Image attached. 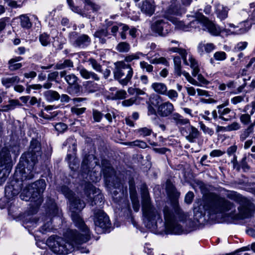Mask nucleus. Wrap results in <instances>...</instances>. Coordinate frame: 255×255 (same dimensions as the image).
I'll return each instance as SVG.
<instances>
[{
    "mask_svg": "<svg viewBox=\"0 0 255 255\" xmlns=\"http://www.w3.org/2000/svg\"><path fill=\"white\" fill-rule=\"evenodd\" d=\"M82 0L84 2V7L83 10L80 9L78 7L75 6L72 0H67V2L72 11L79 13L83 17H86L88 18H94V15L92 13L98 11L100 8V6L92 2L90 0Z\"/></svg>",
    "mask_w": 255,
    "mask_h": 255,
    "instance_id": "nucleus-9",
    "label": "nucleus"
},
{
    "mask_svg": "<svg viewBox=\"0 0 255 255\" xmlns=\"http://www.w3.org/2000/svg\"><path fill=\"white\" fill-rule=\"evenodd\" d=\"M251 116L249 114H242L240 117L241 122L244 125H248L251 122Z\"/></svg>",
    "mask_w": 255,
    "mask_h": 255,
    "instance_id": "nucleus-52",
    "label": "nucleus"
},
{
    "mask_svg": "<svg viewBox=\"0 0 255 255\" xmlns=\"http://www.w3.org/2000/svg\"><path fill=\"white\" fill-rule=\"evenodd\" d=\"M8 68L10 71H14L20 68L22 64L20 63H16V62H10V60L8 61Z\"/></svg>",
    "mask_w": 255,
    "mask_h": 255,
    "instance_id": "nucleus-53",
    "label": "nucleus"
},
{
    "mask_svg": "<svg viewBox=\"0 0 255 255\" xmlns=\"http://www.w3.org/2000/svg\"><path fill=\"white\" fill-rule=\"evenodd\" d=\"M201 17L203 29L207 30L211 35L217 36L223 30V28L216 25L205 16H201Z\"/></svg>",
    "mask_w": 255,
    "mask_h": 255,
    "instance_id": "nucleus-16",
    "label": "nucleus"
},
{
    "mask_svg": "<svg viewBox=\"0 0 255 255\" xmlns=\"http://www.w3.org/2000/svg\"><path fill=\"white\" fill-rule=\"evenodd\" d=\"M151 87L153 90L156 93L164 95L165 92H167V86L163 83L161 82H154L152 83Z\"/></svg>",
    "mask_w": 255,
    "mask_h": 255,
    "instance_id": "nucleus-27",
    "label": "nucleus"
},
{
    "mask_svg": "<svg viewBox=\"0 0 255 255\" xmlns=\"http://www.w3.org/2000/svg\"><path fill=\"white\" fill-rule=\"evenodd\" d=\"M115 68L113 71L115 79L123 86L128 85L130 81L133 74L131 65L124 61H118L115 63Z\"/></svg>",
    "mask_w": 255,
    "mask_h": 255,
    "instance_id": "nucleus-6",
    "label": "nucleus"
},
{
    "mask_svg": "<svg viewBox=\"0 0 255 255\" xmlns=\"http://www.w3.org/2000/svg\"><path fill=\"white\" fill-rule=\"evenodd\" d=\"M244 97L241 96H237L232 98L231 101L232 104L236 105L239 103L242 102L244 100Z\"/></svg>",
    "mask_w": 255,
    "mask_h": 255,
    "instance_id": "nucleus-64",
    "label": "nucleus"
},
{
    "mask_svg": "<svg viewBox=\"0 0 255 255\" xmlns=\"http://www.w3.org/2000/svg\"><path fill=\"white\" fill-rule=\"evenodd\" d=\"M194 197V193L191 191H189L185 195V202L188 204L191 203Z\"/></svg>",
    "mask_w": 255,
    "mask_h": 255,
    "instance_id": "nucleus-59",
    "label": "nucleus"
},
{
    "mask_svg": "<svg viewBox=\"0 0 255 255\" xmlns=\"http://www.w3.org/2000/svg\"><path fill=\"white\" fill-rule=\"evenodd\" d=\"M80 76L84 79H92L94 81H99L100 79V77L95 72L89 71L84 67H79L78 68Z\"/></svg>",
    "mask_w": 255,
    "mask_h": 255,
    "instance_id": "nucleus-23",
    "label": "nucleus"
},
{
    "mask_svg": "<svg viewBox=\"0 0 255 255\" xmlns=\"http://www.w3.org/2000/svg\"><path fill=\"white\" fill-rule=\"evenodd\" d=\"M84 192L86 200L91 206L97 205L100 208L102 207L104 202L103 195L99 189L91 184H88L85 187Z\"/></svg>",
    "mask_w": 255,
    "mask_h": 255,
    "instance_id": "nucleus-10",
    "label": "nucleus"
},
{
    "mask_svg": "<svg viewBox=\"0 0 255 255\" xmlns=\"http://www.w3.org/2000/svg\"><path fill=\"white\" fill-rule=\"evenodd\" d=\"M61 78H64L66 82L70 86H74L75 92H79L80 86L77 84L78 77L74 74H67V72L65 70L61 71L59 73Z\"/></svg>",
    "mask_w": 255,
    "mask_h": 255,
    "instance_id": "nucleus-18",
    "label": "nucleus"
},
{
    "mask_svg": "<svg viewBox=\"0 0 255 255\" xmlns=\"http://www.w3.org/2000/svg\"><path fill=\"white\" fill-rule=\"evenodd\" d=\"M86 108H76L73 107L71 109V112L73 114H75L77 116H80L83 114L86 111Z\"/></svg>",
    "mask_w": 255,
    "mask_h": 255,
    "instance_id": "nucleus-50",
    "label": "nucleus"
},
{
    "mask_svg": "<svg viewBox=\"0 0 255 255\" xmlns=\"http://www.w3.org/2000/svg\"><path fill=\"white\" fill-rule=\"evenodd\" d=\"M186 125L184 127L180 128L179 130L189 142H194L199 136L200 132L196 128L191 125L190 123Z\"/></svg>",
    "mask_w": 255,
    "mask_h": 255,
    "instance_id": "nucleus-13",
    "label": "nucleus"
},
{
    "mask_svg": "<svg viewBox=\"0 0 255 255\" xmlns=\"http://www.w3.org/2000/svg\"><path fill=\"white\" fill-rule=\"evenodd\" d=\"M219 118L224 121L231 120L235 115V113L228 108L222 109V107H217Z\"/></svg>",
    "mask_w": 255,
    "mask_h": 255,
    "instance_id": "nucleus-22",
    "label": "nucleus"
},
{
    "mask_svg": "<svg viewBox=\"0 0 255 255\" xmlns=\"http://www.w3.org/2000/svg\"><path fill=\"white\" fill-rule=\"evenodd\" d=\"M94 214L96 230H98V228L104 230L110 227L111 222L109 218L101 209H95Z\"/></svg>",
    "mask_w": 255,
    "mask_h": 255,
    "instance_id": "nucleus-11",
    "label": "nucleus"
},
{
    "mask_svg": "<svg viewBox=\"0 0 255 255\" xmlns=\"http://www.w3.org/2000/svg\"><path fill=\"white\" fill-rule=\"evenodd\" d=\"M247 45L248 43L247 42H241L236 46L235 49L237 51H242L247 47Z\"/></svg>",
    "mask_w": 255,
    "mask_h": 255,
    "instance_id": "nucleus-60",
    "label": "nucleus"
},
{
    "mask_svg": "<svg viewBox=\"0 0 255 255\" xmlns=\"http://www.w3.org/2000/svg\"><path fill=\"white\" fill-rule=\"evenodd\" d=\"M137 132L143 136L150 135L152 133V129L146 127L141 128L137 130Z\"/></svg>",
    "mask_w": 255,
    "mask_h": 255,
    "instance_id": "nucleus-46",
    "label": "nucleus"
},
{
    "mask_svg": "<svg viewBox=\"0 0 255 255\" xmlns=\"http://www.w3.org/2000/svg\"><path fill=\"white\" fill-rule=\"evenodd\" d=\"M109 35L107 28L101 29L97 30L94 34V36L98 38L107 37Z\"/></svg>",
    "mask_w": 255,
    "mask_h": 255,
    "instance_id": "nucleus-48",
    "label": "nucleus"
},
{
    "mask_svg": "<svg viewBox=\"0 0 255 255\" xmlns=\"http://www.w3.org/2000/svg\"><path fill=\"white\" fill-rule=\"evenodd\" d=\"M216 46L212 43H207L201 42L197 47V51L200 55H203L205 53H209L215 50Z\"/></svg>",
    "mask_w": 255,
    "mask_h": 255,
    "instance_id": "nucleus-24",
    "label": "nucleus"
},
{
    "mask_svg": "<svg viewBox=\"0 0 255 255\" xmlns=\"http://www.w3.org/2000/svg\"><path fill=\"white\" fill-rule=\"evenodd\" d=\"M39 40L43 46H46L50 43V36L46 33H43L39 35Z\"/></svg>",
    "mask_w": 255,
    "mask_h": 255,
    "instance_id": "nucleus-38",
    "label": "nucleus"
},
{
    "mask_svg": "<svg viewBox=\"0 0 255 255\" xmlns=\"http://www.w3.org/2000/svg\"><path fill=\"white\" fill-rule=\"evenodd\" d=\"M201 16H205L201 13H196L194 16H191L193 19L191 21L188 25H185L182 22L177 20L176 23H174L179 28L185 31L190 30L191 28H196L199 27L200 25L202 26V21L201 20Z\"/></svg>",
    "mask_w": 255,
    "mask_h": 255,
    "instance_id": "nucleus-14",
    "label": "nucleus"
},
{
    "mask_svg": "<svg viewBox=\"0 0 255 255\" xmlns=\"http://www.w3.org/2000/svg\"><path fill=\"white\" fill-rule=\"evenodd\" d=\"M141 11L148 15H152L155 11V4L153 0H145L139 4Z\"/></svg>",
    "mask_w": 255,
    "mask_h": 255,
    "instance_id": "nucleus-19",
    "label": "nucleus"
},
{
    "mask_svg": "<svg viewBox=\"0 0 255 255\" xmlns=\"http://www.w3.org/2000/svg\"><path fill=\"white\" fill-rule=\"evenodd\" d=\"M126 145L130 146H137L141 148H145L147 147V144L145 142L136 140L132 142H128L125 143Z\"/></svg>",
    "mask_w": 255,
    "mask_h": 255,
    "instance_id": "nucleus-40",
    "label": "nucleus"
},
{
    "mask_svg": "<svg viewBox=\"0 0 255 255\" xmlns=\"http://www.w3.org/2000/svg\"><path fill=\"white\" fill-rule=\"evenodd\" d=\"M12 147H4L0 151V185L4 182L9 174L6 164L11 160L10 152H15Z\"/></svg>",
    "mask_w": 255,
    "mask_h": 255,
    "instance_id": "nucleus-7",
    "label": "nucleus"
},
{
    "mask_svg": "<svg viewBox=\"0 0 255 255\" xmlns=\"http://www.w3.org/2000/svg\"><path fill=\"white\" fill-rule=\"evenodd\" d=\"M9 18L4 17L0 18V32L2 31L6 27L7 23L9 22Z\"/></svg>",
    "mask_w": 255,
    "mask_h": 255,
    "instance_id": "nucleus-54",
    "label": "nucleus"
},
{
    "mask_svg": "<svg viewBox=\"0 0 255 255\" xmlns=\"http://www.w3.org/2000/svg\"><path fill=\"white\" fill-rule=\"evenodd\" d=\"M46 188V183L43 179L39 180L26 186L20 195L21 200L29 201L31 203L30 212L35 213L37 212L43 200L42 194Z\"/></svg>",
    "mask_w": 255,
    "mask_h": 255,
    "instance_id": "nucleus-4",
    "label": "nucleus"
},
{
    "mask_svg": "<svg viewBox=\"0 0 255 255\" xmlns=\"http://www.w3.org/2000/svg\"><path fill=\"white\" fill-rule=\"evenodd\" d=\"M101 170L107 185L117 187L115 181L116 179H117V178L115 176V170L111 167L109 161L105 159L102 161Z\"/></svg>",
    "mask_w": 255,
    "mask_h": 255,
    "instance_id": "nucleus-12",
    "label": "nucleus"
},
{
    "mask_svg": "<svg viewBox=\"0 0 255 255\" xmlns=\"http://www.w3.org/2000/svg\"><path fill=\"white\" fill-rule=\"evenodd\" d=\"M168 51L179 53L181 56L184 64L189 65L192 69V75L194 77L197 75L200 71L198 63L190 53L187 52L184 49L179 48L178 46L177 47H169Z\"/></svg>",
    "mask_w": 255,
    "mask_h": 255,
    "instance_id": "nucleus-8",
    "label": "nucleus"
},
{
    "mask_svg": "<svg viewBox=\"0 0 255 255\" xmlns=\"http://www.w3.org/2000/svg\"><path fill=\"white\" fill-rule=\"evenodd\" d=\"M50 205L48 206V211L50 215L53 216H59L61 211L57 208L56 204L52 200H50Z\"/></svg>",
    "mask_w": 255,
    "mask_h": 255,
    "instance_id": "nucleus-33",
    "label": "nucleus"
},
{
    "mask_svg": "<svg viewBox=\"0 0 255 255\" xmlns=\"http://www.w3.org/2000/svg\"><path fill=\"white\" fill-rule=\"evenodd\" d=\"M44 96L45 97L46 100L49 102L57 101L60 98V96L57 92L52 90H48L46 91L44 93Z\"/></svg>",
    "mask_w": 255,
    "mask_h": 255,
    "instance_id": "nucleus-32",
    "label": "nucleus"
},
{
    "mask_svg": "<svg viewBox=\"0 0 255 255\" xmlns=\"http://www.w3.org/2000/svg\"><path fill=\"white\" fill-rule=\"evenodd\" d=\"M41 150L40 143L36 139H32L30 142V145L27 153L25 157L26 167L19 170L22 181L26 179H30L34 176V165L40 157Z\"/></svg>",
    "mask_w": 255,
    "mask_h": 255,
    "instance_id": "nucleus-5",
    "label": "nucleus"
},
{
    "mask_svg": "<svg viewBox=\"0 0 255 255\" xmlns=\"http://www.w3.org/2000/svg\"><path fill=\"white\" fill-rule=\"evenodd\" d=\"M231 162L233 165V168L234 169H236L238 171L240 170V165L238 163L237 157L235 155H234L233 158L231 160Z\"/></svg>",
    "mask_w": 255,
    "mask_h": 255,
    "instance_id": "nucleus-63",
    "label": "nucleus"
},
{
    "mask_svg": "<svg viewBox=\"0 0 255 255\" xmlns=\"http://www.w3.org/2000/svg\"><path fill=\"white\" fill-rule=\"evenodd\" d=\"M174 111V105L168 101L161 103L157 108V112L158 115L164 118L171 116Z\"/></svg>",
    "mask_w": 255,
    "mask_h": 255,
    "instance_id": "nucleus-17",
    "label": "nucleus"
},
{
    "mask_svg": "<svg viewBox=\"0 0 255 255\" xmlns=\"http://www.w3.org/2000/svg\"><path fill=\"white\" fill-rule=\"evenodd\" d=\"M91 42V38L87 35L82 34L73 42V45L75 47L84 48L89 46Z\"/></svg>",
    "mask_w": 255,
    "mask_h": 255,
    "instance_id": "nucleus-21",
    "label": "nucleus"
},
{
    "mask_svg": "<svg viewBox=\"0 0 255 255\" xmlns=\"http://www.w3.org/2000/svg\"><path fill=\"white\" fill-rule=\"evenodd\" d=\"M201 128L205 134H208L210 135H212L214 134L213 129L206 127L204 124L201 125Z\"/></svg>",
    "mask_w": 255,
    "mask_h": 255,
    "instance_id": "nucleus-56",
    "label": "nucleus"
},
{
    "mask_svg": "<svg viewBox=\"0 0 255 255\" xmlns=\"http://www.w3.org/2000/svg\"><path fill=\"white\" fill-rule=\"evenodd\" d=\"M47 220L46 223H45L41 228V232L42 233H44L45 232H49L53 229L51 225V218L47 219Z\"/></svg>",
    "mask_w": 255,
    "mask_h": 255,
    "instance_id": "nucleus-44",
    "label": "nucleus"
},
{
    "mask_svg": "<svg viewBox=\"0 0 255 255\" xmlns=\"http://www.w3.org/2000/svg\"><path fill=\"white\" fill-rule=\"evenodd\" d=\"M216 12L217 16L221 20L225 19L228 16V9L220 4L216 5Z\"/></svg>",
    "mask_w": 255,
    "mask_h": 255,
    "instance_id": "nucleus-31",
    "label": "nucleus"
},
{
    "mask_svg": "<svg viewBox=\"0 0 255 255\" xmlns=\"http://www.w3.org/2000/svg\"><path fill=\"white\" fill-rule=\"evenodd\" d=\"M140 68L142 70V71H145L148 73H151L153 71V67L152 65L148 63L147 62L142 61L139 63Z\"/></svg>",
    "mask_w": 255,
    "mask_h": 255,
    "instance_id": "nucleus-41",
    "label": "nucleus"
},
{
    "mask_svg": "<svg viewBox=\"0 0 255 255\" xmlns=\"http://www.w3.org/2000/svg\"><path fill=\"white\" fill-rule=\"evenodd\" d=\"M171 120L174 122L176 126L181 128V126H185L190 123L188 119L184 117L178 113H173L171 115Z\"/></svg>",
    "mask_w": 255,
    "mask_h": 255,
    "instance_id": "nucleus-25",
    "label": "nucleus"
},
{
    "mask_svg": "<svg viewBox=\"0 0 255 255\" xmlns=\"http://www.w3.org/2000/svg\"><path fill=\"white\" fill-rule=\"evenodd\" d=\"M89 65L97 72L102 73V66L96 60L91 58L89 60Z\"/></svg>",
    "mask_w": 255,
    "mask_h": 255,
    "instance_id": "nucleus-42",
    "label": "nucleus"
},
{
    "mask_svg": "<svg viewBox=\"0 0 255 255\" xmlns=\"http://www.w3.org/2000/svg\"><path fill=\"white\" fill-rule=\"evenodd\" d=\"M127 93L124 90H120L116 92L115 97L118 99H123L127 97Z\"/></svg>",
    "mask_w": 255,
    "mask_h": 255,
    "instance_id": "nucleus-55",
    "label": "nucleus"
},
{
    "mask_svg": "<svg viewBox=\"0 0 255 255\" xmlns=\"http://www.w3.org/2000/svg\"><path fill=\"white\" fill-rule=\"evenodd\" d=\"M162 98L159 96H155L150 100L151 104L156 106V105H160V103L162 101Z\"/></svg>",
    "mask_w": 255,
    "mask_h": 255,
    "instance_id": "nucleus-58",
    "label": "nucleus"
},
{
    "mask_svg": "<svg viewBox=\"0 0 255 255\" xmlns=\"http://www.w3.org/2000/svg\"><path fill=\"white\" fill-rule=\"evenodd\" d=\"M225 153V151H222L219 149H215L212 150L210 153V155L211 157H220L223 155Z\"/></svg>",
    "mask_w": 255,
    "mask_h": 255,
    "instance_id": "nucleus-57",
    "label": "nucleus"
},
{
    "mask_svg": "<svg viewBox=\"0 0 255 255\" xmlns=\"http://www.w3.org/2000/svg\"><path fill=\"white\" fill-rule=\"evenodd\" d=\"M89 164V160L88 158H85L83 162L82 163V168L83 171L85 173H88V174H90V179L93 182H96L100 179L101 178V174L97 173L95 172L90 171L89 168V166L88 165Z\"/></svg>",
    "mask_w": 255,
    "mask_h": 255,
    "instance_id": "nucleus-20",
    "label": "nucleus"
},
{
    "mask_svg": "<svg viewBox=\"0 0 255 255\" xmlns=\"http://www.w3.org/2000/svg\"><path fill=\"white\" fill-rule=\"evenodd\" d=\"M130 197L132 204V207L133 210L135 212H138L140 208V204L135 189L134 188H130Z\"/></svg>",
    "mask_w": 255,
    "mask_h": 255,
    "instance_id": "nucleus-29",
    "label": "nucleus"
},
{
    "mask_svg": "<svg viewBox=\"0 0 255 255\" xmlns=\"http://www.w3.org/2000/svg\"><path fill=\"white\" fill-rule=\"evenodd\" d=\"M94 120L96 122H100L103 117V114L99 111L93 109L92 112Z\"/></svg>",
    "mask_w": 255,
    "mask_h": 255,
    "instance_id": "nucleus-49",
    "label": "nucleus"
},
{
    "mask_svg": "<svg viewBox=\"0 0 255 255\" xmlns=\"http://www.w3.org/2000/svg\"><path fill=\"white\" fill-rule=\"evenodd\" d=\"M254 124H251L249 127L243 130L240 135V140L242 141H244L248 137L251 133L254 131Z\"/></svg>",
    "mask_w": 255,
    "mask_h": 255,
    "instance_id": "nucleus-35",
    "label": "nucleus"
},
{
    "mask_svg": "<svg viewBox=\"0 0 255 255\" xmlns=\"http://www.w3.org/2000/svg\"><path fill=\"white\" fill-rule=\"evenodd\" d=\"M227 196L239 204L238 213L234 203L217 194L210 193L206 196L205 200L198 207H195L194 216L198 219L206 213L209 215L219 214L236 220L248 218L252 216L255 205L250 200L236 192H231Z\"/></svg>",
    "mask_w": 255,
    "mask_h": 255,
    "instance_id": "nucleus-3",
    "label": "nucleus"
},
{
    "mask_svg": "<svg viewBox=\"0 0 255 255\" xmlns=\"http://www.w3.org/2000/svg\"><path fill=\"white\" fill-rule=\"evenodd\" d=\"M182 74L183 75L187 80L192 85L197 86H200L199 83L196 80L193 79L188 72L183 71Z\"/></svg>",
    "mask_w": 255,
    "mask_h": 255,
    "instance_id": "nucleus-47",
    "label": "nucleus"
},
{
    "mask_svg": "<svg viewBox=\"0 0 255 255\" xmlns=\"http://www.w3.org/2000/svg\"><path fill=\"white\" fill-rule=\"evenodd\" d=\"M20 79L17 76L3 77L1 79L2 84L6 88H9L11 85L18 83Z\"/></svg>",
    "mask_w": 255,
    "mask_h": 255,
    "instance_id": "nucleus-30",
    "label": "nucleus"
},
{
    "mask_svg": "<svg viewBox=\"0 0 255 255\" xmlns=\"http://www.w3.org/2000/svg\"><path fill=\"white\" fill-rule=\"evenodd\" d=\"M69 145V147L71 148L70 145H72V149L73 150V154H75L76 151V140L73 137H70L67 139V140L63 143V146Z\"/></svg>",
    "mask_w": 255,
    "mask_h": 255,
    "instance_id": "nucleus-39",
    "label": "nucleus"
},
{
    "mask_svg": "<svg viewBox=\"0 0 255 255\" xmlns=\"http://www.w3.org/2000/svg\"><path fill=\"white\" fill-rule=\"evenodd\" d=\"M166 191L171 200L174 211L166 206L163 208L165 232L166 234L180 235L186 233L181 223L184 224L187 215L179 206L178 199L180 196L174 186L169 182L166 183ZM142 212L143 221L145 226L152 231H155L162 226V219L160 211L151 203L147 188L143 186L141 188Z\"/></svg>",
    "mask_w": 255,
    "mask_h": 255,
    "instance_id": "nucleus-1",
    "label": "nucleus"
},
{
    "mask_svg": "<svg viewBox=\"0 0 255 255\" xmlns=\"http://www.w3.org/2000/svg\"><path fill=\"white\" fill-rule=\"evenodd\" d=\"M135 102V99L133 98L129 99L124 100L122 102V104L123 106L128 107L133 104Z\"/></svg>",
    "mask_w": 255,
    "mask_h": 255,
    "instance_id": "nucleus-62",
    "label": "nucleus"
},
{
    "mask_svg": "<svg viewBox=\"0 0 255 255\" xmlns=\"http://www.w3.org/2000/svg\"><path fill=\"white\" fill-rule=\"evenodd\" d=\"M83 87L85 91L88 93H93L99 90L98 85L93 81H88L83 84Z\"/></svg>",
    "mask_w": 255,
    "mask_h": 255,
    "instance_id": "nucleus-28",
    "label": "nucleus"
},
{
    "mask_svg": "<svg viewBox=\"0 0 255 255\" xmlns=\"http://www.w3.org/2000/svg\"><path fill=\"white\" fill-rule=\"evenodd\" d=\"M151 30L160 36H165L169 32V25L162 19L153 22L151 25Z\"/></svg>",
    "mask_w": 255,
    "mask_h": 255,
    "instance_id": "nucleus-15",
    "label": "nucleus"
},
{
    "mask_svg": "<svg viewBox=\"0 0 255 255\" xmlns=\"http://www.w3.org/2000/svg\"><path fill=\"white\" fill-rule=\"evenodd\" d=\"M62 193L70 201V210L71 218L75 226L80 229L82 233L76 230L68 229L64 233V238L51 236L47 241V244L55 254L67 255L78 245L85 243L90 238V231L80 216V212L85 207L83 201L75 197L73 192L67 186L61 188Z\"/></svg>",
    "mask_w": 255,
    "mask_h": 255,
    "instance_id": "nucleus-2",
    "label": "nucleus"
},
{
    "mask_svg": "<svg viewBox=\"0 0 255 255\" xmlns=\"http://www.w3.org/2000/svg\"><path fill=\"white\" fill-rule=\"evenodd\" d=\"M20 19L21 26L25 28H29L32 24L30 21L29 17L26 15H21L19 17Z\"/></svg>",
    "mask_w": 255,
    "mask_h": 255,
    "instance_id": "nucleus-37",
    "label": "nucleus"
},
{
    "mask_svg": "<svg viewBox=\"0 0 255 255\" xmlns=\"http://www.w3.org/2000/svg\"><path fill=\"white\" fill-rule=\"evenodd\" d=\"M213 58L216 61H224L227 58V54L224 51H217L214 54Z\"/></svg>",
    "mask_w": 255,
    "mask_h": 255,
    "instance_id": "nucleus-45",
    "label": "nucleus"
},
{
    "mask_svg": "<svg viewBox=\"0 0 255 255\" xmlns=\"http://www.w3.org/2000/svg\"><path fill=\"white\" fill-rule=\"evenodd\" d=\"M67 125L63 123H57L55 126V129L59 132H64L67 129Z\"/></svg>",
    "mask_w": 255,
    "mask_h": 255,
    "instance_id": "nucleus-51",
    "label": "nucleus"
},
{
    "mask_svg": "<svg viewBox=\"0 0 255 255\" xmlns=\"http://www.w3.org/2000/svg\"><path fill=\"white\" fill-rule=\"evenodd\" d=\"M58 115V113H53V115L51 116H50V117L48 116L47 114L45 113L44 112L41 111V113L39 114V116L44 119H47V120H51L53 118L56 117Z\"/></svg>",
    "mask_w": 255,
    "mask_h": 255,
    "instance_id": "nucleus-61",
    "label": "nucleus"
},
{
    "mask_svg": "<svg viewBox=\"0 0 255 255\" xmlns=\"http://www.w3.org/2000/svg\"><path fill=\"white\" fill-rule=\"evenodd\" d=\"M172 101H175L178 97V93L174 90L170 89L165 92V95Z\"/></svg>",
    "mask_w": 255,
    "mask_h": 255,
    "instance_id": "nucleus-43",
    "label": "nucleus"
},
{
    "mask_svg": "<svg viewBox=\"0 0 255 255\" xmlns=\"http://www.w3.org/2000/svg\"><path fill=\"white\" fill-rule=\"evenodd\" d=\"M145 54L141 52H137L135 53H132L127 55L125 58V61L127 62H130L134 60H137L140 56H144Z\"/></svg>",
    "mask_w": 255,
    "mask_h": 255,
    "instance_id": "nucleus-36",
    "label": "nucleus"
},
{
    "mask_svg": "<svg viewBox=\"0 0 255 255\" xmlns=\"http://www.w3.org/2000/svg\"><path fill=\"white\" fill-rule=\"evenodd\" d=\"M116 49L121 53H127L130 50V45L126 42H121L117 45Z\"/></svg>",
    "mask_w": 255,
    "mask_h": 255,
    "instance_id": "nucleus-34",
    "label": "nucleus"
},
{
    "mask_svg": "<svg viewBox=\"0 0 255 255\" xmlns=\"http://www.w3.org/2000/svg\"><path fill=\"white\" fill-rule=\"evenodd\" d=\"M74 67L73 62L70 59H65L60 61L55 66L54 68L57 70L67 69L71 70Z\"/></svg>",
    "mask_w": 255,
    "mask_h": 255,
    "instance_id": "nucleus-26",
    "label": "nucleus"
}]
</instances>
